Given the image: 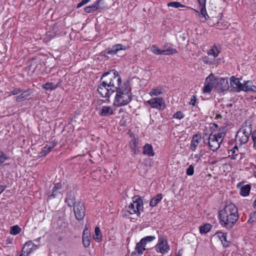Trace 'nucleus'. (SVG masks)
Segmentation results:
<instances>
[{
	"instance_id": "1",
	"label": "nucleus",
	"mask_w": 256,
	"mask_h": 256,
	"mask_svg": "<svg viewBox=\"0 0 256 256\" xmlns=\"http://www.w3.org/2000/svg\"><path fill=\"white\" fill-rule=\"evenodd\" d=\"M220 222L226 228H232L238 219V210L233 204H230L218 212Z\"/></svg>"
},
{
	"instance_id": "22",
	"label": "nucleus",
	"mask_w": 256,
	"mask_h": 256,
	"mask_svg": "<svg viewBox=\"0 0 256 256\" xmlns=\"http://www.w3.org/2000/svg\"><path fill=\"white\" fill-rule=\"evenodd\" d=\"M230 85L237 91H240V88L242 86V84L240 83L238 78H235L234 76H232L230 78Z\"/></svg>"
},
{
	"instance_id": "26",
	"label": "nucleus",
	"mask_w": 256,
	"mask_h": 256,
	"mask_svg": "<svg viewBox=\"0 0 256 256\" xmlns=\"http://www.w3.org/2000/svg\"><path fill=\"white\" fill-rule=\"evenodd\" d=\"M143 154L150 156H154V152L152 146L148 144H146L143 147Z\"/></svg>"
},
{
	"instance_id": "61",
	"label": "nucleus",
	"mask_w": 256,
	"mask_h": 256,
	"mask_svg": "<svg viewBox=\"0 0 256 256\" xmlns=\"http://www.w3.org/2000/svg\"><path fill=\"white\" fill-rule=\"evenodd\" d=\"M7 242H8V243L9 244V243H10V240H7Z\"/></svg>"
},
{
	"instance_id": "37",
	"label": "nucleus",
	"mask_w": 256,
	"mask_h": 256,
	"mask_svg": "<svg viewBox=\"0 0 256 256\" xmlns=\"http://www.w3.org/2000/svg\"><path fill=\"white\" fill-rule=\"evenodd\" d=\"M94 233L96 237H94V239L97 242H100L102 240V234L99 227L96 226L95 228Z\"/></svg>"
},
{
	"instance_id": "12",
	"label": "nucleus",
	"mask_w": 256,
	"mask_h": 256,
	"mask_svg": "<svg viewBox=\"0 0 256 256\" xmlns=\"http://www.w3.org/2000/svg\"><path fill=\"white\" fill-rule=\"evenodd\" d=\"M150 106L153 108L158 109H164L165 108L166 106L164 100L163 98L161 97L155 98L146 102Z\"/></svg>"
},
{
	"instance_id": "21",
	"label": "nucleus",
	"mask_w": 256,
	"mask_h": 256,
	"mask_svg": "<svg viewBox=\"0 0 256 256\" xmlns=\"http://www.w3.org/2000/svg\"><path fill=\"white\" fill-rule=\"evenodd\" d=\"M57 142H54L51 145L46 144L45 146H44L42 150L40 152V156H46L48 154L51 150L54 148L56 146V145Z\"/></svg>"
},
{
	"instance_id": "35",
	"label": "nucleus",
	"mask_w": 256,
	"mask_h": 256,
	"mask_svg": "<svg viewBox=\"0 0 256 256\" xmlns=\"http://www.w3.org/2000/svg\"><path fill=\"white\" fill-rule=\"evenodd\" d=\"M211 228V224H206L200 227V232L201 234H206L210 230Z\"/></svg>"
},
{
	"instance_id": "40",
	"label": "nucleus",
	"mask_w": 256,
	"mask_h": 256,
	"mask_svg": "<svg viewBox=\"0 0 256 256\" xmlns=\"http://www.w3.org/2000/svg\"><path fill=\"white\" fill-rule=\"evenodd\" d=\"M168 6H172L175 8H184L185 7L184 5L178 2H172L168 4Z\"/></svg>"
},
{
	"instance_id": "39",
	"label": "nucleus",
	"mask_w": 256,
	"mask_h": 256,
	"mask_svg": "<svg viewBox=\"0 0 256 256\" xmlns=\"http://www.w3.org/2000/svg\"><path fill=\"white\" fill-rule=\"evenodd\" d=\"M202 8H200V15L204 18V21L206 20L209 18V16L207 14L206 10V6H201Z\"/></svg>"
},
{
	"instance_id": "4",
	"label": "nucleus",
	"mask_w": 256,
	"mask_h": 256,
	"mask_svg": "<svg viewBox=\"0 0 256 256\" xmlns=\"http://www.w3.org/2000/svg\"><path fill=\"white\" fill-rule=\"evenodd\" d=\"M224 129H222L224 130ZM226 132L221 130L218 132L214 130L208 136V144L210 148L213 152L216 151L220 147V145L226 136Z\"/></svg>"
},
{
	"instance_id": "18",
	"label": "nucleus",
	"mask_w": 256,
	"mask_h": 256,
	"mask_svg": "<svg viewBox=\"0 0 256 256\" xmlns=\"http://www.w3.org/2000/svg\"><path fill=\"white\" fill-rule=\"evenodd\" d=\"M215 235L216 236L221 240V242L224 247H228L229 246L230 242L228 241L226 238L227 233L218 232H217Z\"/></svg>"
},
{
	"instance_id": "14",
	"label": "nucleus",
	"mask_w": 256,
	"mask_h": 256,
	"mask_svg": "<svg viewBox=\"0 0 256 256\" xmlns=\"http://www.w3.org/2000/svg\"><path fill=\"white\" fill-rule=\"evenodd\" d=\"M38 248V246L34 244L32 241L29 240L24 245L21 252L24 255L28 256L31 252L36 250Z\"/></svg>"
},
{
	"instance_id": "63",
	"label": "nucleus",
	"mask_w": 256,
	"mask_h": 256,
	"mask_svg": "<svg viewBox=\"0 0 256 256\" xmlns=\"http://www.w3.org/2000/svg\"><path fill=\"white\" fill-rule=\"evenodd\" d=\"M172 256V255H171V256Z\"/></svg>"
},
{
	"instance_id": "51",
	"label": "nucleus",
	"mask_w": 256,
	"mask_h": 256,
	"mask_svg": "<svg viewBox=\"0 0 256 256\" xmlns=\"http://www.w3.org/2000/svg\"><path fill=\"white\" fill-rule=\"evenodd\" d=\"M200 6H204L206 4V0H198Z\"/></svg>"
},
{
	"instance_id": "43",
	"label": "nucleus",
	"mask_w": 256,
	"mask_h": 256,
	"mask_svg": "<svg viewBox=\"0 0 256 256\" xmlns=\"http://www.w3.org/2000/svg\"><path fill=\"white\" fill-rule=\"evenodd\" d=\"M8 159V157L6 155H4L2 151H0V166L3 164L6 160Z\"/></svg>"
},
{
	"instance_id": "46",
	"label": "nucleus",
	"mask_w": 256,
	"mask_h": 256,
	"mask_svg": "<svg viewBox=\"0 0 256 256\" xmlns=\"http://www.w3.org/2000/svg\"><path fill=\"white\" fill-rule=\"evenodd\" d=\"M252 138L254 142V147L256 150V130L252 132Z\"/></svg>"
},
{
	"instance_id": "45",
	"label": "nucleus",
	"mask_w": 256,
	"mask_h": 256,
	"mask_svg": "<svg viewBox=\"0 0 256 256\" xmlns=\"http://www.w3.org/2000/svg\"><path fill=\"white\" fill-rule=\"evenodd\" d=\"M194 173V167L192 165H190L186 170V174L192 176Z\"/></svg>"
},
{
	"instance_id": "41",
	"label": "nucleus",
	"mask_w": 256,
	"mask_h": 256,
	"mask_svg": "<svg viewBox=\"0 0 256 256\" xmlns=\"http://www.w3.org/2000/svg\"><path fill=\"white\" fill-rule=\"evenodd\" d=\"M156 238L154 236H150L142 238L141 240L142 242H144L146 245L147 242H152Z\"/></svg>"
},
{
	"instance_id": "31",
	"label": "nucleus",
	"mask_w": 256,
	"mask_h": 256,
	"mask_svg": "<svg viewBox=\"0 0 256 256\" xmlns=\"http://www.w3.org/2000/svg\"><path fill=\"white\" fill-rule=\"evenodd\" d=\"M164 90L162 88H152L150 92V96H157L162 94Z\"/></svg>"
},
{
	"instance_id": "36",
	"label": "nucleus",
	"mask_w": 256,
	"mask_h": 256,
	"mask_svg": "<svg viewBox=\"0 0 256 256\" xmlns=\"http://www.w3.org/2000/svg\"><path fill=\"white\" fill-rule=\"evenodd\" d=\"M220 53V51L218 50L217 48L214 46L212 48H210L208 51V54L210 56H212L214 58L217 57Z\"/></svg>"
},
{
	"instance_id": "3",
	"label": "nucleus",
	"mask_w": 256,
	"mask_h": 256,
	"mask_svg": "<svg viewBox=\"0 0 256 256\" xmlns=\"http://www.w3.org/2000/svg\"><path fill=\"white\" fill-rule=\"evenodd\" d=\"M101 80H104V84L108 85V87L110 88L114 92L122 85L120 84V76L118 75V72L114 70L104 73Z\"/></svg>"
},
{
	"instance_id": "9",
	"label": "nucleus",
	"mask_w": 256,
	"mask_h": 256,
	"mask_svg": "<svg viewBox=\"0 0 256 256\" xmlns=\"http://www.w3.org/2000/svg\"><path fill=\"white\" fill-rule=\"evenodd\" d=\"M216 89L220 92H224L229 88L228 78H215Z\"/></svg>"
},
{
	"instance_id": "53",
	"label": "nucleus",
	"mask_w": 256,
	"mask_h": 256,
	"mask_svg": "<svg viewBox=\"0 0 256 256\" xmlns=\"http://www.w3.org/2000/svg\"><path fill=\"white\" fill-rule=\"evenodd\" d=\"M138 254L137 252L135 250L134 252H133L130 256H138Z\"/></svg>"
},
{
	"instance_id": "11",
	"label": "nucleus",
	"mask_w": 256,
	"mask_h": 256,
	"mask_svg": "<svg viewBox=\"0 0 256 256\" xmlns=\"http://www.w3.org/2000/svg\"><path fill=\"white\" fill-rule=\"evenodd\" d=\"M102 84L98 88V91L102 97L109 98L110 96L114 92L108 85L104 84V80H101Z\"/></svg>"
},
{
	"instance_id": "29",
	"label": "nucleus",
	"mask_w": 256,
	"mask_h": 256,
	"mask_svg": "<svg viewBox=\"0 0 256 256\" xmlns=\"http://www.w3.org/2000/svg\"><path fill=\"white\" fill-rule=\"evenodd\" d=\"M162 195L158 194L154 197L150 202V206L152 207L156 206L162 199Z\"/></svg>"
},
{
	"instance_id": "23",
	"label": "nucleus",
	"mask_w": 256,
	"mask_h": 256,
	"mask_svg": "<svg viewBox=\"0 0 256 256\" xmlns=\"http://www.w3.org/2000/svg\"><path fill=\"white\" fill-rule=\"evenodd\" d=\"M65 202L70 207H74L78 203L76 202V198L74 195L68 194L65 199Z\"/></svg>"
},
{
	"instance_id": "59",
	"label": "nucleus",
	"mask_w": 256,
	"mask_h": 256,
	"mask_svg": "<svg viewBox=\"0 0 256 256\" xmlns=\"http://www.w3.org/2000/svg\"><path fill=\"white\" fill-rule=\"evenodd\" d=\"M210 124H212L213 126H215L216 128L218 126V124H214V123H211Z\"/></svg>"
},
{
	"instance_id": "44",
	"label": "nucleus",
	"mask_w": 256,
	"mask_h": 256,
	"mask_svg": "<svg viewBox=\"0 0 256 256\" xmlns=\"http://www.w3.org/2000/svg\"><path fill=\"white\" fill-rule=\"evenodd\" d=\"M204 151L202 150H201L198 154H196L194 155V158L196 159V162H198L199 160L200 159V158L204 155Z\"/></svg>"
},
{
	"instance_id": "42",
	"label": "nucleus",
	"mask_w": 256,
	"mask_h": 256,
	"mask_svg": "<svg viewBox=\"0 0 256 256\" xmlns=\"http://www.w3.org/2000/svg\"><path fill=\"white\" fill-rule=\"evenodd\" d=\"M248 222H250L253 225L256 224V212L250 214Z\"/></svg>"
},
{
	"instance_id": "57",
	"label": "nucleus",
	"mask_w": 256,
	"mask_h": 256,
	"mask_svg": "<svg viewBox=\"0 0 256 256\" xmlns=\"http://www.w3.org/2000/svg\"><path fill=\"white\" fill-rule=\"evenodd\" d=\"M253 206L255 208H256V200L254 201L253 203Z\"/></svg>"
},
{
	"instance_id": "17",
	"label": "nucleus",
	"mask_w": 256,
	"mask_h": 256,
	"mask_svg": "<svg viewBox=\"0 0 256 256\" xmlns=\"http://www.w3.org/2000/svg\"><path fill=\"white\" fill-rule=\"evenodd\" d=\"M128 134H130L132 138L130 142V146L132 151L136 154L139 152V148L138 146V140L134 136V134H132L130 130H129Z\"/></svg>"
},
{
	"instance_id": "24",
	"label": "nucleus",
	"mask_w": 256,
	"mask_h": 256,
	"mask_svg": "<svg viewBox=\"0 0 256 256\" xmlns=\"http://www.w3.org/2000/svg\"><path fill=\"white\" fill-rule=\"evenodd\" d=\"M62 188V184L60 183L56 184L52 188V193L48 195L50 198H54L60 194L59 190Z\"/></svg>"
},
{
	"instance_id": "27",
	"label": "nucleus",
	"mask_w": 256,
	"mask_h": 256,
	"mask_svg": "<svg viewBox=\"0 0 256 256\" xmlns=\"http://www.w3.org/2000/svg\"><path fill=\"white\" fill-rule=\"evenodd\" d=\"M113 114V110L111 106H103L100 111V115L108 116Z\"/></svg>"
},
{
	"instance_id": "30",
	"label": "nucleus",
	"mask_w": 256,
	"mask_h": 256,
	"mask_svg": "<svg viewBox=\"0 0 256 256\" xmlns=\"http://www.w3.org/2000/svg\"><path fill=\"white\" fill-rule=\"evenodd\" d=\"M250 190V186L248 184L240 188V194L242 196H246L249 194Z\"/></svg>"
},
{
	"instance_id": "28",
	"label": "nucleus",
	"mask_w": 256,
	"mask_h": 256,
	"mask_svg": "<svg viewBox=\"0 0 256 256\" xmlns=\"http://www.w3.org/2000/svg\"><path fill=\"white\" fill-rule=\"evenodd\" d=\"M146 244L144 242H142L140 240V242H138L135 248V250L138 254H142L146 250Z\"/></svg>"
},
{
	"instance_id": "5",
	"label": "nucleus",
	"mask_w": 256,
	"mask_h": 256,
	"mask_svg": "<svg viewBox=\"0 0 256 256\" xmlns=\"http://www.w3.org/2000/svg\"><path fill=\"white\" fill-rule=\"evenodd\" d=\"M126 208V210L130 214H136L140 216V212L144 210V204L142 198L138 196H135L132 198V202H131Z\"/></svg>"
},
{
	"instance_id": "34",
	"label": "nucleus",
	"mask_w": 256,
	"mask_h": 256,
	"mask_svg": "<svg viewBox=\"0 0 256 256\" xmlns=\"http://www.w3.org/2000/svg\"><path fill=\"white\" fill-rule=\"evenodd\" d=\"M30 95V94L28 90H25L20 95L16 97V100L18 102L22 101L24 100H25L27 97L29 96Z\"/></svg>"
},
{
	"instance_id": "50",
	"label": "nucleus",
	"mask_w": 256,
	"mask_h": 256,
	"mask_svg": "<svg viewBox=\"0 0 256 256\" xmlns=\"http://www.w3.org/2000/svg\"><path fill=\"white\" fill-rule=\"evenodd\" d=\"M196 97L195 96H193L191 98L190 101V104L194 106L196 104Z\"/></svg>"
},
{
	"instance_id": "19",
	"label": "nucleus",
	"mask_w": 256,
	"mask_h": 256,
	"mask_svg": "<svg viewBox=\"0 0 256 256\" xmlns=\"http://www.w3.org/2000/svg\"><path fill=\"white\" fill-rule=\"evenodd\" d=\"M201 137L200 136H198L197 134L194 135L190 142V149L193 152H194L199 143L201 141Z\"/></svg>"
},
{
	"instance_id": "25",
	"label": "nucleus",
	"mask_w": 256,
	"mask_h": 256,
	"mask_svg": "<svg viewBox=\"0 0 256 256\" xmlns=\"http://www.w3.org/2000/svg\"><path fill=\"white\" fill-rule=\"evenodd\" d=\"M100 0H98L94 4L86 7L84 11L86 13L93 12L98 10L100 8L99 3Z\"/></svg>"
},
{
	"instance_id": "32",
	"label": "nucleus",
	"mask_w": 256,
	"mask_h": 256,
	"mask_svg": "<svg viewBox=\"0 0 256 256\" xmlns=\"http://www.w3.org/2000/svg\"><path fill=\"white\" fill-rule=\"evenodd\" d=\"M60 83H58L56 84H54L52 82H48L42 84V88L46 90H54L58 86Z\"/></svg>"
},
{
	"instance_id": "2",
	"label": "nucleus",
	"mask_w": 256,
	"mask_h": 256,
	"mask_svg": "<svg viewBox=\"0 0 256 256\" xmlns=\"http://www.w3.org/2000/svg\"><path fill=\"white\" fill-rule=\"evenodd\" d=\"M131 88L128 83H124L119 88L116 90L114 104L118 106H124L132 100Z\"/></svg>"
},
{
	"instance_id": "33",
	"label": "nucleus",
	"mask_w": 256,
	"mask_h": 256,
	"mask_svg": "<svg viewBox=\"0 0 256 256\" xmlns=\"http://www.w3.org/2000/svg\"><path fill=\"white\" fill-rule=\"evenodd\" d=\"M228 154H232L233 159L238 158L239 154L238 147L236 146H235L232 149L229 150Z\"/></svg>"
},
{
	"instance_id": "8",
	"label": "nucleus",
	"mask_w": 256,
	"mask_h": 256,
	"mask_svg": "<svg viewBox=\"0 0 256 256\" xmlns=\"http://www.w3.org/2000/svg\"><path fill=\"white\" fill-rule=\"evenodd\" d=\"M212 88H216V79L214 75L211 74L206 79L203 92L210 93Z\"/></svg>"
},
{
	"instance_id": "6",
	"label": "nucleus",
	"mask_w": 256,
	"mask_h": 256,
	"mask_svg": "<svg viewBox=\"0 0 256 256\" xmlns=\"http://www.w3.org/2000/svg\"><path fill=\"white\" fill-rule=\"evenodd\" d=\"M166 240L162 236H159L158 244L154 246L155 250L161 254H164L170 250Z\"/></svg>"
},
{
	"instance_id": "20",
	"label": "nucleus",
	"mask_w": 256,
	"mask_h": 256,
	"mask_svg": "<svg viewBox=\"0 0 256 256\" xmlns=\"http://www.w3.org/2000/svg\"><path fill=\"white\" fill-rule=\"evenodd\" d=\"M240 90H244V92H256V86L252 85V82L250 81H247L244 84H242V86L240 88Z\"/></svg>"
},
{
	"instance_id": "55",
	"label": "nucleus",
	"mask_w": 256,
	"mask_h": 256,
	"mask_svg": "<svg viewBox=\"0 0 256 256\" xmlns=\"http://www.w3.org/2000/svg\"><path fill=\"white\" fill-rule=\"evenodd\" d=\"M222 116L220 114H216V118L218 119L219 118H221Z\"/></svg>"
},
{
	"instance_id": "47",
	"label": "nucleus",
	"mask_w": 256,
	"mask_h": 256,
	"mask_svg": "<svg viewBox=\"0 0 256 256\" xmlns=\"http://www.w3.org/2000/svg\"><path fill=\"white\" fill-rule=\"evenodd\" d=\"M184 114L180 111L176 112L174 116V118L181 119L184 117Z\"/></svg>"
},
{
	"instance_id": "13",
	"label": "nucleus",
	"mask_w": 256,
	"mask_h": 256,
	"mask_svg": "<svg viewBox=\"0 0 256 256\" xmlns=\"http://www.w3.org/2000/svg\"><path fill=\"white\" fill-rule=\"evenodd\" d=\"M126 46H124L121 44H116L114 46L111 48H108L106 49L102 52V54L105 57H108V56L106 55V54L114 55L116 54L120 50H126Z\"/></svg>"
},
{
	"instance_id": "62",
	"label": "nucleus",
	"mask_w": 256,
	"mask_h": 256,
	"mask_svg": "<svg viewBox=\"0 0 256 256\" xmlns=\"http://www.w3.org/2000/svg\"><path fill=\"white\" fill-rule=\"evenodd\" d=\"M35 69H36V68H32V71H33V72H34V71Z\"/></svg>"
},
{
	"instance_id": "54",
	"label": "nucleus",
	"mask_w": 256,
	"mask_h": 256,
	"mask_svg": "<svg viewBox=\"0 0 256 256\" xmlns=\"http://www.w3.org/2000/svg\"><path fill=\"white\" fill-rule=\"evenodd\" d=\"M208 58L207 57H205L203 58V62L206 64H208V62L206 60L208 59Z\"/></svg>"
},
{
	"instance_id": "7",
	"label": "nucleus",
	"mask_w": 256,
	"mask_h": 256,
	"mask_svg": "<svg viewBox=\"0 0 256 256\" xmlns=\"http://www.w3.org/2000/svg\"><path fill=\"white\" fill-rule=\"evenodd\" d=\"M251 133L250 130L246 131V129H239L236 136V142H238L240 145L246 143Z\"/></svg>"
},
{
	"instance_id": "38",
	"label": "nucleus",
	"mask_w": 256,
	"mask_h": 256,
	"mask_svg": "<svg viewBox=\"0 0 256 256\" xmlns=\"http://www.w3.org/2000/svg\"><path fill=\"white\" fill-rule=\"evenodd\" d=\"M21 232V228L18 225L12 226L10 228V234L12 235H16Z\"/></svg>"
},
{
	"instance_id": "49",
	"label": "nucleus",
	"mask_w": 256,
	"mask_h": 256,
	"mask_svg": "<svg viewBox=\"0 0 256 256\" xmlns=\"http://www.w3.org/2000/svg\"><path fill=\"white\" fill-rule=\"evenodd\" d=\"M20 92L21 90L20 88H15L12 90V94L13 95H16L20 93Z\"/></svg>"
},
{
	"instance_id": "60",
	"label": "nucleus",
	"mask_w": 256,
	"mask_h": 256,
	"mask_svg": "<svg viewBox=\"0 0 256 256\" xmlns=\"http://www.w3.org/2000/svg\"><path fill=\"white\" fill-rule=\"evenodd\" d=\"M232 104H228V106L230 107V106H232Z\"/></svg>"
},
{
	"instance_id": "52",
	"label": "nucleus",
	"mask_w": 256,
	"mask_h": 256,
	"mask_svg": "<svg viewBox=\"0 0 256 256\" xmlns=\"http://www.w3.org/2000/svg\"><path fill=\"white\" fill-rule=\"evenodd\" d=\"M6 186L0 185V194L5 190Z\"/></svg>"
},
{
	"instance_id": "48",
	"label": "nucleus",
	"mask_w": 256,
	"mask_h": 256,
	"mask_svg": "<svg viewBox=\"0 0 256 256\" xmlns=\"http://www.w3.org/2000/svg\"><path fill=\"white\" fill-rule=\"evenodd\" d=\"M90 0H82V1L78 3L77 5V6L76 8H79L85 4H88Z\"/></svg>"
},
{
	"instance_id": "16",
	"label": "nucleus",
	"mask_w": 256,
	"mask_h": 256,
	"mask_svg": "<svg viewBox=\"0 0 256 256\" xmlns=\"http://www.w3.org/2000/svg\"><path fill=\"white\" fill-rule=\"evenodd\" d=\"M82 244L84 248H88L90 246L91 242V236L88 228H86L82 232Z\"/></svg>"
},
{
	"instance_id": "56",
	"label": "nucleus",
	"mask_w": 256,
	"mask_h": 256,
	"mask_svg": "<svg viewBox=\"0 0 256 256\" xmlns=\"http://www.w3.org/2000/svg\"><path fill=\"white\" fill-rule=\"evenodd\" d=\"M32 64H31L30 66H28V70H32Z\"/></svg>"
},
{
	"instance_id": "58",
	"label": "nucleus",
	"mask_w": 256,
	"mask_h": 256,
	"mask_svg": "<svg viewBox=\"0 0 256 256\" xmlns=\"http://www.w3.org/2000/svg\"><path fill=\"white\" fill-rule=\"evenodd\" d=\"M26 256V255H24V254H23L22 252L20 254H18L17 256Z\"/></svg>"
},
{
	"instance_id": "15",
	"label": "nucleus",
	"mask_w": 256,
	"mask_h": 256,
	"mask_svg": "<svg viewBox=\"0 0 256 256\" xmlns=\"http://www.w3.org/2000/svg\"><path fill=\"white\" fill-rule=\"evenodd\" d=\"M151 50L154 54L164 55L170 54L177 52L176 50L174 48H170L166 50H160L157 46H154L151 48Z\"/></svg>"
},
{
	"instance_id": "10",
	"label": "nucleus",
	"mask_w": 256,
	"mask_h": 256,
	"mask_svg": "<svg viewBox=\"0 0 256 256\" xmlns=\"http://www.w3.org/2000/svg\"><path fill=\"white\" fill-rule=\"evenodd\" d=\"M74 212L78 220L80 221L84 219L85 216V208L83 204L78 202L74 207Z\"/></svg>"
}]
</instances>
